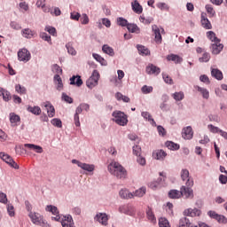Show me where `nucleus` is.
Returning <instances> with one entry per match:
<instances>
[{"instance_id": "1", "label": "nucleus", "mask_w": 227, "mask_h": 227, "mask_svg": "<svg viewBox=\"0 0 227 227\" xmlns=\"http://www.w3.org/2000/svg\"><path fill=\"white\" fill-rule=\"evenodd\" d=\"M108 171L117 178H127V170L116 161H113L108 165Z\"/></svg>"}, {"instance_id": "2", "label": "nucleus", "mask_w": 227, "mask_h": 227, "mask_svg": "<svg viewBox=\"0 0 227 227\" xmlns=\"http://www.w3.org/2000/svg\"><path fill=\"white\" fill-rule=\"evenodd\" d=\"M114 117L113 121H114L117 125L121 127H125L129 123V120L127 119V114L121 111H114L112 114Z\"/></svg>"}, {"instance_id": "3", "label": "nucleus", "mask_w": 227, "mask_h": 227, "mask_svg": "<svg viewBox=\"0 0 227 227\" xmlns=\"http://www.w3.org/2000/svg\"><path fill=\"white\" fill-rule=\"evenodd\" d=\"M28 217L31 219L32 223L37 226L51 227L49 223L43 221V216H42L39 213L30 212Z\"/></svg>"}, {"instance_id": "4", "label": "nucleus", "mask_w": 227, "mask_h": 227, "mask_svg": "<svg viewBox=\"0 0 227 227\" xmlns=\"http://www.w3.org/2000/svg\"><path fill=\"white\" fill-rule=\"evenodd\" d=\"M98 79H100V74L98 71L94 70L91 76L86 81L87 88H90V90L95 88V86L98 84Z\"/></svg>"}, {"instance_id": "5", "label": "nucleus", "mask_w": 227, "mask_h": 227, "mask_svg": "<svg viewBox=\"0 0 227 227\" xmlns=\"http://www.w3.org/2000/svg\"><path fill=\"white\" fill-rule=\"evenodd\" d=\"M0 159L6 162V164H9L11 168H13L14 169H19V164L13 160V158L10 156V154H6L4 153H0Z\"/></svg>"}, {"instance_id": "6", "label": "nucleus", "mask_w": 227, "mask_h": 227, "mask_svg": "<svg viewBox=\"0 0 227 227\" xmlns=\"http://www.w3.org/2000/svg\"><path fill=\"white\" fill-rule=\"evenodd\" d=\"M18 59L19 61H24L25 63H27L29 59H31V53L27 49L23 48L18 51Z\"/></svg>"}, {"instance_id": "7", "label": "nucleus", "mask_w": 227, "mask_h": 227, "mask_svg": "<svg viewBox=\"0 0 227 227\" xmlns=\"http://www.w3.org/2000/svg\"><path fill=\"white\" fill-rule=\"evenodd\" d=\"M191 187L192 186L183 185L181 187V196L185 198V200H192V198H194V191H192Z\"/></svg>"}, {"instance_id": "8", "label": "nucleus", "mask_w": 227, "mask_h": 227, "mask_svg": "<svg viewBox=\"0 0 227 227\" xmlns=\"http://www.w3.org/2000/svg\"><path fill=\"white\" fill-rule=\"evenodd\" d=\"M181 178L184 182L186 180L187 187H192L194 185V180L189 177V170L187 168L181 170Z\"/></svg>"}, {"instance_id": "9", "label": "nucleus", "mask_w": 227, "mask_h": 227, "mask_svg": "<svg viewBox=\"0 0 227 227\" xmlns=\"http://www.w3.org/2000/svg\"><path fill=\"white\" fill-rule=\"evenodd\" d=\"M119 212H121V214H125L126 215H136V208L131 205L121 206L119 207Z\"/></svg>"}, {"instance_id": "10", "label": "nucleus", "mask_w": 227, "mask_h": 227, "mask_svg": "<svg viewBox=\"0 0 227 227\" xmlns=\"http://www.w3.org/2000/svg\"><path fill=\"white\" fill-rule=\"evenodd\" d=\"M42 107H45V109L48 113L49 118H54V116L56 114V109L54 108V106H52V104L51 102L46 101V102L43 103Z\"/></svg>"}, {"instance_id": "11", "label": "nucleus", "mask_w": 227, "mask_h": 227, "mask_svg": "<svg viewBox=\"0 0 227 227\" xmlns=\"http://www.w3.org/2000/svg\"><path fill=\"white\" fill-rule=\"evenodd\" d=\"M94 219L95 221H98V223H100V224H103L104 226H107V221H109V217L106 213H98Z\"/></svg>"}, {"instance_id": "12", "label": "nucleus", "mask_w": 227, "mask_h": 227, "mask_svg": "<svg viewBox=\"0 0 227 227\" xmlns=\"http://www.w3.org/2000/svg\"><path fill=\"white\" fill-rule=\"evenodd\" d=\"M145 72L149 75H159L160 74V68L153 64H149L145 68Z\"/></svg>"}, {"instance_id": "13", "label": "nucleus", "mask_w": 227, "mask_h": 227, "mask_svg": "<svg viewBox=\"0 0 227 227\" xmlns=\"http://www.w3.org/2000/svg\"><path fill=\"white\" fill-rule=\"evenodd\" d=\"M152 30L154 35V40L156 43H162V35H160V29L159 27H157V25H153Z\"/></svg>"}, {"instance_id": "14", "label": "nucleus", "mask_w": 227, "mask_h": 227, "mask_svg": "<svg viewBox=\"0 0 227 227\" xmlns=\"http://www.w3.org/2000/svg\"><path fill=\"white\" fill-rule=\"evenodd\" d=\"M46 211L51 212V214L55 215L52 217L54 221H59V219H61V216H59V211L58 210V207L56 206H47Z\"/></svg>"}, {"instance_id": "15", "label": "nucleus", "mask_w": 227, "mask_h": 227, "mask_svg": "<svg viewBox=\"0 0 227 227\" xmlns=\"http://www.w3.org/2000/svg\"><path fill=\"white\" fill-rule=\"evenodd\" d=\"M223 49H224V44L221 43V42L211 44L212 54H215V55L221 54V51Z\"/></svg>"}, {"instance_id": "16", "label": "nucleus", "mask_w": 227, "mask_h": 227, "mask_svg": "<svg viewBox=\"0 0 227 227\" xmlns=\"http://www.w3.org/2000/svg\"><path fill=\"white\" fill-rule=\"evenodd\" d=\"M194 136V131L192 130V127L187 126L182 131V137L184 139H191Z\"/></svg>"}, {"instance_id": "17", "label": "nucleus", "mask_w": 227, "mask_h": 227, "mask_svg": "<svg viewBox=\"0 0 227 227\" xmlns=\"http://www.w3.org/2000/svg\"><path fill=\"white\" fill-rule=\"evenodd\" d=\"M184 215H188L189 217H196L201 215V210L198 208H188L184 211Z\"/></svg>"}, {"instance_id": "18", "label": "nucleus", "mask_w": 227, "mask_h": 227, "mask_svg": "<svg viewBox=\"0 0 227 227\" xmlns=\"http://www.w3.org/2000/svg\"><path fill=\"white\" fill-rule=\"evenodd\" d=\"M201 26L204 27V29H212V23H210V20H208V18L207 17V14L202 13L201 14Z\"/></svg>"}, {"instance_id": "19", "label": "nucleus", "mask_w": 227, "mask_h": 227, "mask_svg": "<svg viewBox=\"0 0 227 227\" xmlns=\"http://www.w3.org/2000/svg\"><path fill=\"white\" fill-rule=\"evenodd\" d=\"M166 155H168V153L162 150H156L153 153V157L156 160H164Z\"/></svg>"}, {"instance_id": "20", "label": "nucleus", "mask_w": 227, "mask_h": 227, "mask_svg": "<svg viewBox=\"0 0 227 227\" xmlns=\"http://www.w3.org/2000/svg\"><path fill=\"white\" fill-rule=\"evenodd\" d=\"M70 84L72 86H77L78 88H81V86H82V79H81L80 75H74L70 78Z\"/></svg>"}, {"instance_id": "21", "label": "nucleus", "mask_w": 227, "mask_h": 227, "mask_svg": "<svg viewBox=\"0 0 227 227\" xmlns=\"http://www.w3.org/2000/svg\"><path fill=\"white\" fill-rule=\"evenodd\" d=\"M9 120L13 127L17 126L18 123H20V116L15 113H11L9 114Z\"/></svg>"}, {"instance_id": "22", "label": "nucleus", "mask_w": 227, "mask_h": 227, "mask_svg": "<svg viewBox=\"0 0 227 227\" xmlns=\"http://www.w3.org/2000/svg\"><path fill=\"white\" fill-rule=\"evenodd\" d=\"M120 197L122 198V200H132L134 198V193L129 192V190L122 189L119 192Z\"/></svg>"}, {"instance_id": "23", "label": "nucleus", "mask_w": 227, "mask_h": 227, "mask_svg": "<svg viewBox=\"0 0 227 227\" xmlns=\"http://www.w3.org/2000/svg\"><path fill=\"white\" fill-rule=\"evenodd\" d=\"M25 148H28V150H34V152H36V153H43V148L40 145H36L34 144H25Z\"/></svg>"}, {"instance_id": "24", "label": "nucleus", "mask_w": 227, "mask_h": 227, "mask_svg": "<svg viewBox=\"0 0 227 227\" xmlns=\"http://www.w3.org/2000/svg\"><path fill=\"white\" fill-rule=\"evenodd\" d=\"M131 7L135 13H137L138 15H140V13H143V6L139 4V2H137V0H135L131 3Z\"/></svg>"}, {"instance_id": "25", "label": "nucleus", "mask_w": 227, "mask_h": 227, "mask_svg": "<svg viewBox=\"0 0 227 227\" xmlns=\"http://www.w3.org/2000/svg\"><path fill=\"white\" fill-rule=\"evenodd\" d=\"M167 59H168V61H174V63H176V65H178V64L182 63V61H184V59H182V57L176 55V54L168 55Z\"/></svg>"}, {"instance_id": "26", "label": "nucleus", "mask_w": 227, "mask_h": 227, "mask_svg": "<svg viewBox=\"0 0 227 227\" xmlns=\"http://www.w3.org/2000/svg\"><path fill=\"white\" fill-rule=\"evenodd\" d=\"M127 29L129 33H136L137 35H139V33H141V29L139 28V27L133 23H129Z\"/></svg>"}, {"instance_id": "27", "label": "nucleus", "mask_w": 227, "mask_h": 227, "mask_svg": "<svg viewBox=\"0 0 227 227\" xmlns=\"http://www.w3.org/2000/svg\"><path fill=\"white\" fill-rule=\"evenodd\" d=\"M61 224L63 227H70L74 224V220L72 219V216H64V219L61 221Z\"/></svg>"}, {"instance_id": "28", "label": "nucleus", "mask_w": 227, "mask_h": 227, "mask_svg": "<svg viewBox=\"0 0 227 227\" xmlns=\"http://www.w3.org/2000/svg\"><path fill=\"white\" fill-rule=\"evenodd\" d=\"M27 111L32 113V114H35V116H40V114H42V108H40V106H28Z\"/></svg>"}, {"instance_id": "29", "label": "nucleus", "mask_w": 227, "mask_h": 227, "mask_svg": "<svg viewBox=\"0 0 227 227\" xmlns=\"http://www.w3.org/2000/svg\"><path fill=\"white\" fill-rule=\"evenodd\" d=\"M195 90L200 91L201 93L203 98L208 99L210 97V92H208V90L205 88H201L200 86H195Z\"/></svg>"}, {"instance_id": "30", "label": "nucleus", "mask_w": 227, "mask_h": 227, "mask_svg": "<svg viewBox=\"0 0 227 227\" xmlns=\"http://www.w3.org/2000/svg\"><path fill=\"white\" fill-rule=\"evenodd\" d=\"M211 75L215 77V79H217V81H223V72L219 69H212Z\"/></svg>"}, {"instance_id": "31", "label": "nucleus", "mask_w": 227, "mask_h": 227, "mask_svg": "<svg viewBox=\"0 0 227 227\" xmlns=\"http://www.w3.org/2000/svg\"><path fill=\"white\" fill-rule=\"evenodd\" d=\"M207 37L208 40H211L212 42H215V43H219L221 42V39L217 38L215 35V33L214 31H208L207 32Z\"/></svg>"}, {"instance_id": "32", "label": "nucleus", "mask_w": 227, "mask_h": 227, "mask_svg": "<svg viewBox=\"0 0 227 227\" xmlns=\"http://www.w3.org/2000/svg\"><path fill=\"white\" fill-rule=\"evenodd\" d=\"M168 196L172 198V200H178V198H182V192L177 190H171L168 192Z\"/></svg>"}, {"instance_id": "33", "label": "nucleus", "mask_w": 227, "mask_h": 227, "mask_svg": "<svg viewBox=\"0 0 227 227\" xmlns=\"http://www.w3.org/2000/svg\"><path fill=\"white\" fill-rule=\"evenodd\" d=\"M80 168L84 171H89V173H91V171H95V166L88 163L82 162V164H80Z\"/></svg>"}, {"instance_id": "34", "label": "nucleus", "mask_w": 227, "mask_h": 227, "mask_svg": "<svg viewBox=\"0 0 227 227\" xmlns=\"http://www.w3.org/2000/svg\"><path fill=\"white\" fill-rule=\"evenodd\" d=\"M102 51L105 54H108V56H114V50L107 44L103 45Z\"/></svg>"}, {"instance_id": "35", "label": "nucleus", "mask_w": 227, "mask_h": 227, "mask_svg": "<svg viewBox=\"0 0 227 227\" xmlns=\"http://www.w3.org/2000/svg\"><path fill=\"white\" fill-rule=\"evenodd\" d=\"M54 81L56 84H58L57 90L61 91V90H63V81L61 80V76H59V74H55Z\"/></svg>"}, {"instance_id": "36", "label": "nucleus", "mask_w": 227, "mask_h": 227, "mask_svg": "<svg viewBox=\"0 0 227 227\" xmlns=\"http://www.w3.org/2000/svg\"><path fill=\"white\" fill-rule=\"evenodd\" d=\"M172 98H174V100H176V102H180L183 98H185V95L184 94L183 91H179V92H175L172 94Z\"/></svg>"}, {"instance_id": "37", "label": "nucleus", "mask_w": 227, "mask_h": 227, "mask_svg": "<svg viewBox=\"0 0 227 227\" xmlns=\"http://www.w3.org/2000/svg\"><path fill=\"white\" fill-rule=\"evenodd\" d=\"M166 146L168 150H180V145L175 144V142L172 141L166 142Z\"/></svg>"}, {"instance_id": "38", "label": "nucleus", "mask_w": 227, "mask_h": 227, "mask_svg": "<svg viewBox=\"0 0 227 227\" xmlns=\"http://www.w3.org/2000/svg\"><path fill=\"white\" fill-rule=\"evenodd\" d=\"M66 49H67L68 54H71V56H75L77 54V51L74 48V44L72 43H67L66 44Z\"/></svg>"}, {"instance_id": "39", "label": "nucleus", "mask_w": 227, "mask_h": 227, "mask_svg": "<svg viewBox=\"0 0 227 227\" xmlns=\"http://www.w3.org/2000/svg\"><path fill=\"white\" fill-rule=\"evenodd\" d=\"M137 49L140 54H144V56H148L150 54V50L148 48L145 47L144 45H137Z\"/></svg>"}, {"instance_id": "40", "label": "nucleus", "mask_w": 227, "mask_h": 227, "mask_svg": "<svg viewBox=\"0 0 227 227\" xmlns=\"http://www.w3.org/2000/svg\"><path fill=\"white\" fill-rule=\"evenodd\" d=\"M179 227H191V222L187 217H183L179 220Z\"/></svg>"}, {"instance_id": "41", "label": "nucleus", "mask_w": 227, "mask_h": 227, "mask_svg": "<svg viewBox=\"0 0 227 227\" xmlns=\"http://www.w3.org/2000/svg\"><path fill=\"white\" fill-rule=\"evenodd\" d=\"M160 182H162V178H158L157 181L151 182L149 184L150 189H153V191H155V189H158L159 185H160Z\"/></svg>"}, {"instance_id": "42", "label": "nucleus", "mask_w": 227, "mask_h": 227, "mask_svg": "<svg viewBox=\"0 0 227 227\" xmlns=\"http://www.w3.org/2000/svg\"><path fill=\"white\" fill-rule=\"evenodd\" d=\"M144 194H146V188L142 187L138 190H137L133 196H137V198H143Z\"/></svg>"}, {"instance_id": "43", "label": "nucleus", "mask_w": 227, "mask_h": 227, "mask_svg": "<svg viewBox=\"0 0 227 227\" xmlns=\"http://www.w3.org/2000/svg\"><path fill=\"white\" fill-rule=\"evenodd\" d=\"M200 63H208L210 61V53L205 52L202 57L199 59Z\"/></svg>"}, {"instance_id": "44", "label": "nucleus", "mask_w": 227, "mask_h": 227, "mask_svg": "<svg viewBox=\"0 0 227 227\" xmlns=\"http://www.w3.org/2000/svg\"><path fill=\"white\" fill-rule=\"evenodd\" d=\"M22 36L24 38H33V31L29 28H25L22 30Z\"/></svg>"}, {"instance_id": "45", "label": "nucleus", "mask_w": 227, "mask_h": 227, "mask_svg": "<svg viewBox=\"0 0 227 227\" xmlns=\"http://www.w3.org/2000/svg\"><path fill=\"white\" fill-rule=\"evenodd\" d=\"M141 91H142V93H144V95H148V93H152V91H153V87L144 85L141 88Z\"/></svg>"}, {"instance_id": "46", "label": "nucleus", "mask_w": 227, "mask_h": 227, "mask_svg": "<svg viewBox=\"0 0 227 227\" xmlns=\"http://www.w3.org/2000/svg\"><path fill=\"white\" fill-rule=\"evenodd\" d=\"M3 97V100L4 102H10V100H12V94L10 93V91L8 90H4V93L2 94Z\"/></svg>"}, {"instance_id": "47", "label": "nucleus", "mask_w": 227, "mask_h": 227, "mask_svg": "<svg viewBox=\"0 0 227 227\" xmlns=\"http://www.w3.org/2000/svg\"><path fill=\"white\" fill-rule=\"evenodd\" d=\"M156 6L159 8V10L169 12V5H168L166 3H158Z\"/></svg>"}, {"instance_id": "48", "label": "nucleus", "mask_w": 227, "mask_h": 227, "mask_svg": "<svg viewBox=\"0 0 227 227\" xmlns=\"http://www.w3.org/2000/svg\"><path fill=\"white\" fill-rule=\"evenodd\" d=\"M51 123V125H53L54 127H58L59 129H61V127H63V123L61 122V120L58 118L52 119Z\"/></svg>"}, {"instance_id": "49", "label": "nucleus", "mask_w": 227, "mask_h": 227, "mask_svg": "<svg viewBox=\"0 0 227 227\" xmlns=\"http://www.w3.org/2000/svg\"><path fill=\"white\" fill-rule=\"evenodd\" d=\"M117 24H118V26H121V27H127L129 21L123 18H118Z\"/></svg>"}, {"instance_id": "50", "label": "nucleus", "mask_w": 227, "mask_h": 227, "mask_svg": "<svg viewBox=\"0 0 227 227\" xmlns=\"http://www.w3.org/2000/svg\"><path fill=\"white\" fill-rule=\"evenodd\" d=\"M7 212L10 215V217L15 216V207L12 204L7 205Z\"/></svg>"}, {"instance_id": "51", "label": "nucleus", "mask_w": 227, "mask_h": 227, "mask_svg": "<svg viewBox=\"0 0 227 227\" xmlns=\"http://www.w3.org/2000/svg\"><path fill=\"white\" fill-rule=\"evenodd\" d=\"M159 226L160 227H170L169 226V222L166 218H160Z\"/></svg>"}, {"instance_id": "52", "label": "nucleus", "mask_w": 227, "mask_h": 227, "mask_svg": "<svg viewBox=\"0 0 227 227\" xmlns=\"http://www.w3.org/2000/svg\"><path fill=\"white\" fill-rule=\"evenodd\" d=\"M139 20L142 24H152V22H153V18H145V16H140Z\"/></svg>"}, {"instance_id": "53", "label": "nucleus", "mask_w": 227, "mask_h": 227, "mask_svg": "<svg viewBox=\"0 0 227 227\" xmlns=\"http://www.w3.org/2000/svg\"><path fill=\"white\" fill-rule=\"evenodd\" d=\"M94 59H96V61H98V63L102 64V65H106V59H104V58H102V56L97 54V53H93L92 54Z\"/></svg>"}, {"instance_id": "54", "label": "nucleus", "mask_w": 227, "mask_h": 227, "mask_svg": "<svg viewBox=\"0 0 227 227\" xmlns=\"http://www.w3.org/2000/svg\"><path fill=\"white\" fill-rule=\"evenodd\" d=\"M206 10L208 15H210V17H214V15H215V11L214 10V7H212L211 4H207Z\"/></svg>"}, {"instance_id": "55", "label": "nucleus", "mask_w": 227, "mask_h": 227, "mask_svg": "<svg viewBox=\"0 0 227 227\" xmlns=\"http://www.w3.org/2000/svg\"><path fill=\"white\" fill-rule=\"evenodd\" d=\"M141 115L145 120H147L148 121H152V123H155V121L152 119V115L148 112H142Z\"/></svg>"}, {"instance_id": "56", "label": "nucleus", "mask_w": 227, "mask_h": 227, "mask_svg": "<svg viewBox=\"0 0 227 227\" xmlns=\"http://www.w3.org/2000/svg\"><path fill=\"white\" fill-rule=\"evenodd\" d=\"M15 90L17 93H20V95H26V88L22 87L20 84L15 86Z\"/></svg>"}, {"instance_id": "57", "label": "nucleus", "mask_w": 227, "mask_h": 227, "mask_svg": "<svg viewBox=\"0 0 227 227\" xmlns=\"http://www.w3.org/2000/svg\"><path fill=\"white\" fill-rule=\"evenodd\" d=\"M41 10H43V13H51V15H54V12H52L51 5L45 4L43 7L41 8Z\"/></svg>"}, {"instance_id": "58", "label": "nucleus", "mask_w": 227, "mask_h": 227, "mask_svg": "<svg viewBox=\"0 0 227 227\" xmlns=\"http://www.w3.org/2000/svg\"><path fill=\"white\" fill-rule=\"evenodd\" d=\"M62 100H65V102H67V104L74 103V99L71 97H69L68 95H67L66 93L62 94Z\"/></svg>"}, {"instance_id": "59", "label": "nucleus", "mask_w": 227, "mask_h": 227, "mask_svg": "<svg viewBox=\"0 0 227 227\" xmlns=\"http://www.w3.org/2000/svg\"><path fill=\"white\" fill-rule=\"evenodd\" d=\"M162 77L166 84H173V79L168 74H163Z\"/></svg>"}, {"instance_id": "60", "label": "nucleus", "mask_w": 227, "mask_h": 227, "mask_svg": "<svg viewBox=\"0 0 227 227\" xmlns=\"http://www.w3.org/2000/svg\"><path fill=\"white\" fill-rule=\"evenodd\" d=\"M133 154L137 157L141 155V146L139 145H134L133 146Z\"/></svg>"}, {"instance_id": "61", "label": "nucleus", "mask_w": 227, "mask_h": 227, "mask_svg": "<svg viewBox=\"0 0 227 227\" xmlns=\"http://www.w3.org/2000/svg\"><path fill=\"white\" fill-rule=\"evenodd\" d=\"M207 129H209L210 132H213L214 134H217L221 130L218 127H215L212 124H209Z\"/></svg>"}, {"instance_id": "62", "label": "nucleus", "mask_w": 227, "mask_h": 227, "mask_svg": "<svg viewBox=\"0 0 227 227\" xmlns=\"http://www.w3.org/2000/svg\"><path fill=\"white\" fill-rule=\"evenodd\" d=\"M216 221H218V223H220L222 224H226L227 218H226V216H224L223 215H219L218 217L216 218Z\"/></svg>"}, {"instance_id": "63", "label": "nucleus", "mask_w": 227, "mask_h": 227, "mask_svg": "<svg viewBox=\"0 0 227 227\" xmlns=\"http://www.w3.org/2000/svg\"><path fill=\"white\" fill-rule=\"evenodd\" d=\"M40 37L44 40V42H51V35H49L47 33L43 32L40 34Z\"/></svg>"}, {"instance_id": "64", "label": "nucleus", "mask_w": 227, "mask_h": 227, "mask_svg": "<svg viewBox=\"0 0 227 227\" xmlns=\"http://www.w3.org/2000/svg\"><path fill=\"white\" fill-rule=\"evenodd\" d=\"M80 20H81V23H82V24H89V22H90V18L88 17L87 14H82V18L80 19Z\"/></svg>"}]
</instances>
